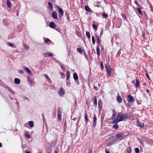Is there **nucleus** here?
<instances>
[{
	"label": "nucleus",
	"instance_id": "nucleus-1",
	"mask_svg": "<svg viewBox=\"0 0 153 153\" xmlns=\"http://www.w3.org/2000/svg\"><path fill=\"white\" fill-rule=\"evenodd\" d=\"M130 117V116H129L128 117V115L127 113L119 112L117 114V118L112 121V123H117L120 121H125Z\"/></svg>",
	"mask_w": 153,
	"mask_h": 153
},
{
	"label": "nucleus",
	"instance_id": "nucleus-2",
	"mask_svg": "<svg viewBox=\"0 0 153 153\" xmlns=\"http://www.w3.org/2000/svg\"><path fill=\"white\" fill-rule=\"evenodd\" d=\"M105 68L106 70L107 74L108 76H110L113 71L112 68L111 66L107 65H105Z\"/></svg>",
	"mask_w": 153,
	"mask_h": 153
},
{
	"label": "nucleus",
	"instance_id": "nucleus-3",
	"mask_svg": "<svg viewBox=\"0 0 153 153\" xmlns=\"http://www.w3.org/2000/svg\"><path fill=\"white\" fill-rule=\"evenodd\" d=\"M124 134L123 133H119L117 134L116 135V136L117 139L120 140H121L125 138V137L123 136Z\"/></svg>",
	"mask_w": 153,
	"mask_h": 153
},
{
	"label": "nucleus",
	"instance_id": "nucleus-4",
	"mask_svg": "<svg viewBox=\"0 0 153 153\" xmlns=\"http://www.w3.org/2000/svg\"><path fill=\"white\" fill-rule=\"evenodd\" d=\"M65 93L64 89L62 88H61L58 91V94L59 96H63Z\"/></svg>",
	"mask_w": 153,
	"mask_h": 153
},
{
	"label": "nucleus",
	"instance_id": "nucleus-5",
	"mask_svg": "<svg viewBox=\"0 0 153 153\" xmlns=\"http://www.w3.org/2000/svg\"><path fill=\"white\" fill-rule=\"evenodd\" d=\"M128 101L129 102L133 103L134 102V99L133 97L130 95H129L127 96Z\"/></svg>",
	"mask_w": 153,
	"mask_h": 153
},
{
	"label": "nucleus",
	"instance_id": "nucleus-6",
	"mask_svg": "<svg viewBox=\"0 0 153 153\" xmlns=\"http://www.w3.org/2000/svg\"><path fill=\"white\" fill-rule=\"evenodd\" d=\"M102 103L101 100H99L98 102V108L100 112L102 109Z\"/></svg>",
	"mask_w": 153,
	"mask_h": 153
},
{
	"label": "nucleus",
	"instance_id": "nucleus-7",
	"mask_svg": "<svg viewBox=\"0 0 153 153\" xmlns=\"http://www.w3.org/2000/svg\"><path fill=\"white\" fill-rule=\"evenodd\" d=\"M97 118L95 114H94L93 121V126L94 127H95L96 126L97 123Z\"/></svg>",
	"mask_w": 153,
	"mask_h": 153
},
{
	"label": "nucleus",
	"instance_id": "nucleus-8",
	"mask_svg": "<svg viewBox=\"0 0 153 153\" xmlns=\"http://www.w3.org/2000/svg\"><path fill=\"white\" fill-rule=\"evenodd\" d=\"M57 7L58 10L59 11V12L60 13V15L61 16H63L64 14V12L63 10L59 6H57Z\"/></svg>",
	"mask_w": 153,
	"mask_h": 153
},
{
	"label": "nucleus",
	"instance_id": "nucleus-9",
	"mask_svg": "<svg viewBox=\"0 0 153 153\" xmlns=\"http://www.w3.org/2000/svg\"><path fill=\"white\" fill-rule=\"evenodd\" d=\"M137 124L138 126L143 128L144 127V124L140 122L138 120L137 122Z\"/></svg>",
	"mask_w": 153,
	"mask_h": 153
},
{
	"label": "nucleus",
	"instance_id": "nucleus-10",
	"mask_svg": "<svg viewBox=\"0 0 153 153\" xmlns=\"http://www.w3.org/2000/svg\"><path fill=\"white\" fill-rule=\"evenodd\" d=\"M113 115L111 117V119L114 120L115 119V118L117 115V113L114 110H113Z\"/></svg>",
	"mask_w": 153,
	"mask_h": 153
},
{
	"label": "nucleus",
	"instance_id": "nucleus-11",
	"mask_svg": "<svg viewBox=\"0 0 153 153\" xmlns=\"http://www.w3.org/2000/svg\"><path fill=\"white\" fill-rule=\"evenodd\" d=\"M117 102L119 103H120L122 102V99L120 96L118 94L117 96Z\"/></svg>",
	"mask_w": 153,
	"mask_h": 153
},
{
	"label": "nucleus",
	"instance_id": "nucleus-12",
	"mask_svg": "<svg viewBox=\"0 0 153 153\" xmlns=\"http://www.w3.org/2000/svg\"><path fill=\"white\" fill-rule=\"evenodd\" d=\"M95 37L97 38V43L98 44V46H100V45L101 41L98 36H95Z\"/></svg>",
	"mask_w": 153,
	"mask_h": 153
},
{
	"label": "nucleus",
	"instance_id": "nucleus-13",
	"mask_svg": "<svg viewBox=\"0 0 153 153\" xmlns=\"http://www.w3.org/2000/svg\"><path fill=\"white\" fill-rule=\"evenodd\" d=\"M52 16L55 19L57 18V14L56 11L53 12L52 13Z\"/></svg>",
	"mask_w": 153,
	"mask_h": 153
},
{
	"label": "nucleus",
	"instance_id": "nucleus-14",
	"mask_svg": "<svg viewBox=\"0 0 153 153\" xmlns=\"http://www.w3.org/2000/svg\"><path fill=\"white\" fill-rule=\"evenodd\" d=\"M24 68L25 69V71L28 74H30L31 73L29 68L26 66L24 67Z\"/></svg>",
	"mask_w": 153,
	"mask_h": 153
},
{
	"label": "nucleus",
	"instance_id": "nucleus-15",
	"mask_svg": "<svg viewBox=\"0 0 153 153\" xmlns=\"http://www.w3.org/2000/svg\"><path fill=\"white\" fill-rule=\"evenodd\" d=\"M136 83L135 84L136 88H138L140 85V81L138 79H137L136 81Z\"/></svg>",
	"mask_w": 153,
	"mask_h": 153
},
{
	"label": "nucleus",
	"instance_id": "nucleus-16",
	"mask_svg": "<svg viewBox=\"0 0 153 153\" xmlns=\"http://www.w3.org/2000/svg\"><path fill=\"white\" fill-rule=\"evenodd\" d=\"M44 55L45 56V57L51 56H52L53 54L51 53H44Z\"/></svg>",
	"mask_w": 153,
	"mask_h": 153
},
{
	"label": "nucleus",
	"instance_id": "nucleus-17",
	"mask_svg": "<svg viewBox=\"0 0 153 153\" xmlns=\"http://www.w3.org/2000/svg\"><path fill=\"white\" fill-rule=\"evenodd\" d=\"M93 100L94 102V104L96 106H97V97L95 96L94 97V98L93 99Z\"/></svg>",
	"mask_w": 153,
	"mask_h": 153
},
{
	"label": "nucleus",
	"instance_id": "nucleus-18",
	"mask_svg": "<svg viewBox=\"0 0 153 153\" xmlns=\"http://www.w3.org/2000/svg\"><path fill=\"white\" fill-rule=\"evenodd\" d=\"M55 23L52 22H51L49 25V26L51 28H54L55 27Z\"/></svg>",
	"mask_w": 153,
	"mask_h": 153
},
{
	"label": "nucleus",
	"instance_id": "nucleus-19",
	"mask_svg": "<svg viewBox=\"0 0 153 153\" xmlns=\"http://www.w3.org/2000/svg\"><path fill=\"white\" fill-rule=\"evenodd\" d=\"M14 82L16 84H18L20 82V80L19 79L17 78H15L14 79Z\"/></svg>",
	"mask_w": 153,
	"mask_h": 153
},
{
	"label": "nucleus",
	"instance_id": "nucleus-20",
	"mask_svg": "<svg viewBox=\"0 0 153 153\" xmlns=\"http://www.w3.org/2000/svg\"><path fill=\"white\" fill-rule=\"evenodd\" d=\"M73 76L74 79L75 80H78V76L77 74L76 73H74Z\"/></svg>",
	"mask_w": 153,
	"mask_h": 153
},
{
	"label": "nucleus",
	"instance_id": "nucleus-21",
	"mask_svg": "<svg viewBox=\"0 0 153 153\" xmlns=\"http://www.w3.org/2000/svg\"><path fill=\"white\" fill-rule=\"evenodd\" d=\"M96 51L97 52V55L98 56H100V48L98 47V46H97V47Z\"/></svg>",
	"mask_w": 153,
	"mask_h": 153
},
{
	"label": "nucleus",
	"instance_id": "nucleus-22",
	"mask_svg": "<svg viewBox=\"0 0 153 153\" xmlns=\"http://www.w3.org/2000/svg\"><path fill=\"white\" fill-rule=\"evenodd\" d=\"M85 9L86 11L88 12H91V10L88 6H85Z\"/></svg>",
	"mask_w": 153,
	"mask_h": 153
},
{
	"label": "nucleus",
	"instance_id": "nucleus-23",
	"mask_svg": "<svg viewBox=\"0 0 153 153\" xmlns=\"http://www.w3.org/2000/svg\"><path fill=\"white\" fill-rule=\"evenodd\" d=\"M7 4L8 7L10 8L11 7V3L10 1V0H7Z\"/></svg>",
	"mask_w": 153,
	"mask_h": 153
},
{
	"label": "nucleus",
	"instance_id": "nucleus-24",
	"mask_svg": "<svg viewBox=\"0 0 153 153\" xmlns=\"http://www.w3.org/2000/svg\"><path fill=\"white\" fill-rule=\"evenodd\" d=\"M66 79L68 80L70 77V73L68 71H67L66 74Z\"/></svg>",
	"mask_w": 153,
	"mask_h": 153
},
{
	"label": "nucleus",
	"instance_id": "nucleus-25",
	"mask_svg": "<svg viewBox=\"0 0 153 153\" xmlns=\"http://www.w3.org/2000/svg\"><path fill=\"white\" fill-rule=\"evenodd\" d=\"M48 6H49V9L50 10H52L53 9V6L52 5V4L51 2H48Z\"/></svg>",
	"mask_w": 153,
	"mask_h": 153
},
{
	"label": "nucleus",
	"instance_id": "nucleus-26",
	"mask_svg": "<svg viewBox=\"0 0 153 153\" xmlns=\"http://www.w3.org/2000/svg\"><path fill=\"white\" fill-rule=\"evenodd\" d=\"M105 117V114H102L101 115V122L102 124V123L103 121L104 120V118Z\"/></svg>",
	"mask_w": 153,
	"mask_h": 153
},
{
	"label": "nucleus",
	"instance_id": "nucleus-27",
	"mask_svg": "<svg viewBox=\"0 0 153 153\" xmlns=\"http://www.w3.org/2000/svg\"><path fill=\"white\" fill-rule=\"evenodd\" d=\"M29 124L31 127H33L34 126L33 122V121L29 122Z\"/></svg>",
	"mask_w": 153,
	"mask_h": 153
},
{
	"label": "nucleus",
	"instance_id": "nucleus-28",
	"mask_svg": "<svg viewBox=\"0 0 153 153\" xmlns=\"http://www.w3.org/2000/svg\"><path fill=\"white\" fill-rule=\"evenodd\" d=\"M108 14H106L105 12L102 13V17L105 18H108Z\"/></svg>",
	"mask_w": 153,
	"mask_h": 153
},
{
	"label": "nucleus",
	"instance_id": "nucleus-29",
	"mask_svg": "<svg viewBox=\"0 0 153 153\" xmlns=\"http://www.w3.org/2000/svg\"><path fill=\"white\" fill-rule=\"evenodd\" d=\"M44 76H45V77H46L48 81L50 83H51V79H50L49 76L47 74H44Z\"/></svg>",
	"mask_w": 153,
	"mask_h": 153
},
{
	"label": "nucleus",
	"instance_id": "nucleus-30",
	"mask_svg": "<svg viewBox=\"0 0 153 153\" xmlns=\"http://www.w3.org/2000/svg\"><path fill=\"white\" fill-rule=\"evenodd\" d=\"M121 53V50H119L118 51L117 54L116 56V57H119Z\"/></svg>",
	"mask_w": 153,
	"mask_h": 153
},
{
	"label": "nucleus",
	"instance_id": "nucleus-31",
	"mask_svg": "<svg viewBox=\"0 0 153 153\" xmlns=\"http://www.w3.org/2000/svg\"><path fill=\"white\" fill-rule=\"evenodd\" d=\"M85 121L87 122L88 120V115L86 112L85 113Z\"/></svg>",
	"mask_w": 153,
	"mask_h": 153
},
{
	"label": "nucleus",
	"instance_id": "nucleus-32",
	"mask_svg": "<svg viewBox=\"0 0 153 153\" xmlns=\"http://www.w3.org/2000/svg\"><path fill=\"white\" fill-rule=\"evenodd\" d=\"M98 26V25H96L94 24H92L93 28L94 29H95L96 30H97Z\"/></svg>",
	"mask_w": 153,
	"mask_h": 153
},
{
	"label": "nucleus",
	"instance_id": "nucleus-33",
	"mask_svg": "<svg viewBox=\"0 0 153 153\" xmlns=\"http://www.w3.org/2000/svg\"><path fill=\"white\" fill-rule=\"evenodd\" d=\"M121 16H122L123 19L124 20H127L126 17V16L123 14L122 13L121 14Z\"/></svg>",
	"mask_w": 153,
	"mask_h": 153
},
{
	"label": "nucleus",
	"instance_id": "nucleus-34",
	"mask_svg": "<svg viewBox=\"0 0 153 153\" xmlns=\"http://www.w3.org/2000/svg\"><path fill=\"white\" fill-rule=\"evenodd\" d=\"M117 124V123H115V124H114L113 126V127L115 129H117L118 128V125Z\"/></svg>",
	"mask_w": 153,
	"mask_h": 153
},
{
	"label": "nucleus",
	"instance_id": "nucleus-35",
	"mask_svg": "<svg viewBox=\"0 0 153 153\" xmlns=\"http://www.w3.org/2000/svg\"><path fill=\"white\" fill-rule=\"evenodd\" d=\"M127 153H131V149L130 147H128L127 148Z\"/></svg>",
	"mask_w": 153,
	"mask_h": 153
},
{
	"label": "nucleus",
	"instance_id": "nucleus-36",
	"mask_svg": "<svg viewBox=\"0 0 153 153\" xmlns=\"http://www.w3.org/2000/svg\"><path fill=\"white\" fill-rule=\"evenodd\" d=\"M86 35L87 37L88 38H90V33L88 32H86Z\"/></svg>",
	"mask_w": 153,
	"mask_h": 153
},
{
	"label": "nucleus",
	"instance_id": "nucleus-37",
	"mask_svg": "<svg viewBox=\"0 0 153 153\" xmlns=\"http://www.w3.org/2000/svg\"><path fill=\"white\" fill-rule=\"evenodd\" d=\"M92 40L93 45H94L95 44V39L93 36H92Z\"/></svg>",
	"mask_w": 153,
	"mask_h": 153
},
{
	"label": "nucleus",
	"instance_id": "nucleus-38",
	"mask_svg": "<svg viewBox=\"0 0 153 153\" xmlns=\"http://www.w3.org/2000/svg\"><path fill=\"white\" fill-rule=\"evenodd\" d=\"M137 9L138 13H139L140 14H142V13L140 7H139V8H137Z\"/></svg>",
	"mask_w": 153,
	"mask_h": 153
},
{
	"label": "nucleus",
	"instance_id": "nucleus-39",
	"mask_svg": "<svg viewBox=\"0 0 153 153\" xmlns=\"http://www.w3.org/2000/svg\"><path fill=\"white\" fill-rule=\"evenodd\" d=\"M77 51L80 54H82V49L81 48H77Z\"/></svg>",
	"mask_w": 153,
	"mask_h": 153
},
{
	"label": "nucleus",
	"instance_id": "nucleus-40",
	"mask_svg": "<svg viewBox=\"0 0 153 153\" xmlns=\"http://www.w3.org/2000/svg\"><path fill=\"white\" fill-rule=\"evenodd\" d=\"M7 88H8V90L12 94H14V92L13 91L12 89L10 88V87H7Z\"/></svg>",
	"mask_w": 153,
	"mask_h": 153
},
{
	"label": "nucleus",
	"instance_id": "nucleus-41",
	"mask_svg": "<svg viewBox=\"0 0 153 153\" xmlns=\"http://www.w3.org/2000/svg\"><path fill=\"white\" fill-rule=\"evenodd\" d=\"M61 114H57V117H58V119L59 120H61L62 119L61 118Z\"/></svg>",
	"mask_w": 153,
	"mask_h": 153
},
{
	"label": "nucleus",
	"instance_id": "nucleus-42",
	"mask_svg": "<svg viewBox=\"0 0 153 153\" xmlns=\"http://www.w3.org/2000/svg\"><path fill=\"white\" fill-rule=\"evenodd\" d=\"M134 3L137 5V7H141V6H140V4H139L138 2L137 1H135Z\"/></svg>",
	"mask_w": 153,
	"mask_h": 153
},
{
	"label": "nucleus",
	"instance_id": "nucleus-43",
	"mask_svg": "<svg viewBox=\"0 0 153 153\" xmlns=\"http://www.w3.org/2000/svg\"><path fill=\"white\" fill-rule=\"evenodd\" d=\"M61 111L59 108L58 109L57 114H61Z\"/></svg>",
	"mask_w": 153,
	"mask_h": 153
},
{
	"label": "nucleus",
	"instance_id": "nucleus-44",
	"mask_svg": "<svg viewBox=\"0 0 153 153\" xmlns=\"http://www.w3.org/2000/svg\"><path fill=\"white\" fill-rule=\"evenodd\" d=\"M135 151L136 153H139V150L138 148H135Z\"/></svg>",
	"mask_w": 153,
	"mask_h": 153
},
{
	"label": "nucleus",
	"instance_id": "nucleus-45",
	"mask_svg": "<svg viewBox=\"0 0 153 153\" xmlns=\"http://www.w3.org/2000/svg\"><path fill=\"white\" fill-rule=\"evenodd\" d=\"M60 67L63 70H65V67L62 64H60Z\"/></svg>",
	"mask_w": 153,
	"mask_h": 153
},
{
	"label": "nucleus",
	"instance_id": "nucleus-46",
	"mask_svg": "<svg viewBox=\"0 0 153 153\" xmlns=\"http://www.w3.org/2000/svg\"><path fill=\"white\" fill-rule=\"evenodd\" d=\"M100 65L101 67V68L103 70L104 69V68L103 66V64L102 62H101L100 63Z\"/></svg>",
	"mask_w": 153,
	"mask_h": 153
},
{
	"label": "nucleus",
	"instance_id": "nucleus-47",
	"mask_svg": "<svg viewBox=\"0 0 153 153\" xmlns=\"http://www.w3.org/2000/svg\"><path fill=\"white\" fill-rule=\"evenodd\" d=\"M103 33V30H102V29H101V30L100 34V38L101 37V36H102V35Z\"/></svg>",
	"mask_w": 153,
	"mask_h": 153
},
{
	"label": "nucleus",
	"instance_id": "nucleus-48",
	"mask_svg": "<svg viewBox=\"0 0 153 153\" xmlns=\"http://www.w3.org/2000/svg\"><path fill=\"white\" fill-rule=\"evenodd\" d=\"M146 75L147 77L149 79L151 80V79L149 76V75L147 73H146Z\"/></svg>",
	"mask_w": 153,
	"mask_h": 153
},
{
	"label": "nucleus",
	"instance_id": "nucleus-49",
	"mask_svg": "<svg viewBox=\"0 0 153 153\" xmlns=\"http://www.w3.org/2000/svg\"><path fill=\"white\" fill-rule=\"evenodd\" d=\"M60 74L61 75V77L62 78H64L65 77V75L62 72H60Z\"/></svg>",
	"mask_w": 153,
	"mask_h": 153
},
{
	"label": "nucleus",
	"instance_id": "nucleus-50",
	"mask_svg": "<svg viewBox=\"0 0 153 153\" xmlns=\"http://www.w3.org/2000/svg\"><path fill=\"white\" fill-rule=\"evenodd\" d=\"M25 136L28 138H30V135L27 134H25Z\"/></svg>",
	"mask_w": 153,
	"mask_h": 153
},
{
	"label": "nucleus",
	"instance_id": "nucleus-51",
	"mask_svg": "<svg viewBox=\"0 0 153 153\" xmlns=\"http://www.w3.org/2000/svg\"><path fill=\"white\" fill-rule=\"evenodd\" d=\"M50 41H51V40L49 39H48V38H46V39H45L44 40V42H49Z\"/></svg>",
	"mask_w": 153,
	"mask_h": 153
},
{
	"label": "nucleus",
	"instance_id": "nucleus-52",
	"mask_svg": "<svg viewBox=\"0 0 153 153\" xmlns=\"http://www.w3.org/2000/svg\"><path fill=\"white\" fill-rule=\"evenodd\" d=\"M7 45L10 47H12L13 46V45L11 43L8 42L7 43Z\"/></svg>",
	"mask_w": 153,
	"mask_h": 153
},
{
	"label": "nucleus",
	"instance_id": "nucleus-53",
	"mask_svg": "<svg viewBox=\"0 0 153 153\" xmlns=\"http://www.w3.org/2000/svg\"><path fill=\"white\" fill-rule=\"evenodd\" d=\"M18 71L20 74H23V71L22 70H18Z\"/></svg>",
	"mask_w": 153,
	"mask_h": 153
},
{
	"label": "nucleus",
	"instance_id": "nucleus-54",
	"mask_svg": "<svg viewBox=\"0 0 153 153\" xmlns=\"http://www.w3.org/2000/svg\"><path fill=\"white\" fill-rule=\"evenodd\" d=\"M142 36L143 38H145V34L144 32H142Z\"/></svg>",
	"mask_w": 153,
	"mask_h": 153
},
{
	"label": "nucleus",
	"instance_id": "nucleus-55",
	"mask_svg": "<svg viewBox=\"0 0 153 153\" xmlns=\"http://www.w3.org/2000/svg\"><path fill=\"white\" fill-rule=\"evenodd\" d=\"M24 46L25 48L26 49H29V47L28 46L26 45H25Z\"/></svg>",
	"mask_w": 153,
	"mask_h": 153
},
{
	"label": "nucleus",
	"instance_id": "nucleus-56",
	"mask_svg": "<svg viewBox=\"0 0 153 153\" xmlns=\"http://www.w3.org/2000/svg\"><path fill=\"white\" fill-rule=\"evenodd\" d=\"M93 88L94 89H95L96 91H97L98 90L97 87L95 85L94 86Z\"/></svg>",
	"mask_w": 153,
	"mask_h": 153
},
{
	"label": "nucleus",
	"instance_id": "nucleus-57",
	"mask_svg": "<svg viewBox=\"0 0 153 153\" xmlns=\"http://www.w3.org/2000/svg\"><path fill=\"white\" fill-rule=\"evenodd\" d=\"M150 8H151V11H152L153 12V7H152V5H150Z\"/></svg>",
	"mask_w": 153,
	"mask_h": 153
},
{
	"label": "nucleus",
	"instance_id": "nucleus-58",
	"mask_svg": "<svg viewBox=\"0 0 153 153\" xmlns=\"http://www.w3.org/2000/svg\"><path fill=\"white\" fill-rule=\"evenodd\" d=\"M48 153H51V151L50 149H48Z\"/></svg>",
	"mask_w": 153,
	"mask_h": 153
},
{
	"label": "nucleus",
	"instance_id": "nucleus-59",
	"mask_svg": "<svg viewBox=\"0 0 153 153\" xmlns=\"http://www.w3.org/2000/svg\"><path fill=\"white\" fill-rule=\"evenodd\" d=\"M105 153H110L109 150H108L106 149L105 151Z\"/></svg>",
	"mask_w": 153,
	"mask_h": 153
},
{
	"label": "nucleus",
	"instance_id": "nucleus-60",
	"mask_svg": "<svg viewBox=\"0 0 153 153\" xmlns=\"http://www.w3.org/2000/svg\"><path fill=\"white\" fill-rule=\"evenodd\" d=\"M112 143H108L107 144V146H110L112 145Z\"/></svg>",
	"mask_w": 153,
	"mask_h": 153
},
{
	"label": "nucleus",
	"instance_id": "nucleus-61",
	"mask_svg": "<svg viewBox=\"0 0 153 153\" xmlns=\"http://www.w3.org/2000/svg\"><path fill=\"white\" fill-rule=\"evenodd\" d=\"M88 153H92V151L90 149L88 150Z\"/></svg>",
	"mask_w": 153,
	"mask_h": 153
},
{
	"label": "nucleus",
	"instance_id": "nucleus-62",
	"mask_svg": "<svg viewBox=\"0 0 153 153\" xmlns=\"http://www.w3.org/2000/svg\"><path fill=\"white\" fill-rule=\"evenodd\" d=\"M146 91V92L148 93H149V90L148 89H147Z\"/></svg>",
	"mask_w": 153,
	"mask_h": 153
},
{
	"label": "nucleus",
	"instance_id": "nucleus-63",
	"mask_svg": "<svg viewBox=\"0 0 153 153\" xmlns=\"http://www.w3.org/2000/svg\"><path fill=\"white\" fill-rule=\"evenodd\" d=\"M76 117H75V118H74L72 119V120L74 121L76 120Z\"/></svg>",
	"mask_w": 153,
	"mask_h": 153
},
{
	"label": "nucleus",
	"instance_id": "nucleus-64",
	"mask_svg": "<svg viewBox=\"0 0 153 153\" xmlns=\"http://www.w3.org/2000/svg\"><path fill=\"white\" fill-rule=\"evenodd\" d=\"M132 82L133 84L135 83V80H133L132 81Z\"/></svg>",
	"mask_w": 153,
	"mask_h": 153
}]
</instances>
